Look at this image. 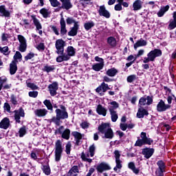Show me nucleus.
<instances>
[{"instance_id":"obj_52","label":"nucleus","mask_w":176,"mask_h":176,"mask_svg":"<svg viewBox=\"0 0 176 176\" xmlns=\"http://www.w3.org/2000/svg\"><path fill=\"white\" fill-rule=\"evenodd\" d=\"M36 48L37 49V50H38V52H45V43H39Z\"/></svg>"},{"instance_id":"obj_5","label":"nucleus","mask_w":176,"mask_h":176,"mask_svg":"<svg viewBox=\"0 0 176 176\" xmlns=\"http://www.w3.org/2000/svg\"><path fill=\"white\" fill-rule=\"evenodd\" d=\"M63 142L60 140H57L55 142V162H60L61 160V156H63Z\"/></svg>"},{"instance_id":"obj_29","label":"nucleus","mask_w":176,"mask_h":176,"mask_svg":"<svg viewBox=\"0 0 176 176\" xmlns=\"http://www.w3.org/2000/svg\"><path fill=\"white\" fill-rule=\"evenodd\" d=\"M107 42L111 47H116L118 43L116 41V38L113 36H109L107 39Z\"/></svg>"},{"instance_id":"obj_16","label":"nucleus","mask_w":176,"mask_h":176,"mask_svg":"<svg viewBox=\"0 0 176 176\" xmlns=\"http://www.w3.org/2000/svg\"><path fill=\"white\" fill-rule=\"evenodd\" d=\"M149 115V112L144 107H140L138 110L136 117L138 119H144V116H148Z\"/></svg>"},{"instance_id":"obj_58","label":"nucleus","mask_w":176,"mask_h":176,"mask_svg":"<svg viewBox=\"0 0 176 176\" xmlns=\"http://www.w3.org/2000/svg\"><path fill=\"white\" fill-rule=\"evenodd\" d=\"M50 27L53 32L55 33V35H60V32H58V28H57V26L50 25Z\"/></svg>"},{"instance_id":"obj_11","label":"nucleus","mask_w":176,"mask_h":176,"mask_svg":"<svg viewBox=\"0 0 176 176\" xmlns=\"http://www.w3.org/2000/svg\"><path fill=\"white\" fill-rule=\"evenodd\" d=\"M153 153H155V148H153L146 147L142 150V155L147 160L151 159L153 156Z\"/></svg>"},{"instance_id":"obj_18","label":"nucleus","mask_w":176,"mask_h":176,"mask_svg":"<svg viewBox=\"0 0 176 176\" xmlns=\"http://www.w3.org/2000/svg\"><path fill=\"white\" fill-rule=\"evenodd\" d=\"M60 36H64V35H67V24L65 23V19L64 17H61L60 20Z\"/></svg>"},{"instance_id":"obj_41","label":"nucleus","mask_w":176,"mask_h":176,"mask_svg":"<svg viewBox=\"0 0 176 176\" xmlns=\"http://www.w3.org/2000/svg\"><path fill=\"white\" fill-rule=\"evenodd\" d=\"M110 115L111 116V122H116L118 120L119 116H118V113H116V111L111 110L109 111Z\"/></svg>"},{"instance_id":"obj_44","label":"nucleus","mask_w":176,"mask_h":176,"mask_svg":"<svg viewBox=\"0 0 176 176\" xmlns=\"http://www.w3.org/2000/svg\"><path fill=\"white\" fill-rule=\"evenodd\" d=\"M66 23L67 25H71V24H74V25H75L76 24H79V22L75 21L73 17H67L66 19Z\"/></svg>"},{"instance_id":"obj_56","label":"nucleus","mask_w":176,"mask_h":176,"mask_svg":"<svg viewBox=\"0 0 176 176\" xmlns=\"http://www.w3.org/2000/svg\"><path fill=\"white\" fill-rule=\"evenodd\" d=\"M146 99L147 100L146 102V105H152L153 102V96H148L146 97Z\"/></svg>"},{"instance_id":"obj_24","label":"nucleus","mask_w":176,"mask_h":176,"mask_svg":"<svg viewBox=\"0 0 176 176\" xmlns=\"http://www.w3.org/2000/svg\"><path fill=\"white\" fill-rule=\"evenodd\" d=\"M78 30H79V24L76 23L67 33V35H69V36H76V35H78Z\"/></svg>"},{"instance_id":"obj_26","label":"nucleus","mask_w":176,"mask_h":176,"mask_svg":"<svg viewBox=\"0 0 176 176\" xmlns=\"http://www.w3.org/2000/svg\"><path fill=\"white\" fill-rule=\"evenodd\" d=\"M173 19H170L169 21L168 30H174L175 28H176V11L173 12Z\"/></svg>"},{"instance_id":"obj_27","label":"nucleus","mask_w":176,"mask_h":176,"mask_svg":"<svg viewBox=\"0 0 176 176\" xmlns=\"http://www.w3.org/2000/svg\"><path fill=\"white\" fill-rule=\"evenodd\" d=\"M47 110H46L45 109H39L35 110L34 113L38 118H43L44 116H46V115H47Z\"/></svg>"},{"instance_id":"obj_12","label":"nucleus","mask_w":176,"mask_h":176,"mask_svg":"<svg viewBox=\"0 0 176 176\" xmlns=\"http://www.w3.org/2000/svg\"><path fill=\"white\" fill-rule=\"evenodd\" d=\"M59 1L62 3L59 6V10H61V9H65V10H69V9H72V8H74V6L71 2V0H59Z\"/></svg>"},{"instance_id":"obj_38","label":"nucleus","mask_w":176,"mask_h":176,"mask_svg":"<svg viewBox=\"0 0 176 176\" xmlns=\"http://www.w3.org/2000/svg\"><path fill=\"white\" fill-rule=\"evenodd\" d=\"M49 1L50 2L51 6H52V8H58L56 9V10L58 12L60 10L59 8L61 5V3H60V1H58V0H49Z\"/></svg>"},{"instance_id":"obj_48","label":"nucleus","mask_w":176,"mask_h":176,"mask_svg":"<svg viewBox=\"0 0 176 176\" xmlns=\"http://www.w3.org/2000/svg\"><path fill=\"white\" fill-rule=\"evenodd\" d=\"M146 104V96H144L140 98V99L139 100L138 105L140 107H145Z\"/></svg>"},{"instance_id":"obj_54","label":"nucleus","mask_w":176,"mask_h":176,"mask_svg":"<svg viewBox=\"0 0 176 176\" xmlns=\"http://www.w3.org/2000/svg\"><path fill=\"white\" fill-rule=\"evenodd\" d=\"M89 151L91 157H93V156H94V152H96V146L94 144H92L89 146Z\"/></svg>"},{"instance_id":"obj_31","label":"nucleus","mask_w":176,"mask_h":176,"mask_svg":"<svg viewBox=\"0 0 176 176\" xmlns=\"http://www.w3.org/2000/svg\"><path fill=\"white\" fill-rule=\"evenodd\" d=\"M43 72H47V74H49L50 72H54L56 71V66L54 65H50L46 64L44 65V67L43 68Z\"/></svg>"},{"instance_id":"obj_35","label":"nucleus","mask_w":176,"mask_h":176,"mask_svg":"<svg viewBox=\"0 0 176 176\" xmlns=\"http://www.w3.org/2000/svg\"><path fill=\"white\" fill-rule=\"evenodd\" d=\"M79 174V166L74 165L72 167V168L69 170L66 176H72V174L75 173Z\"/></svg>"},{"instance_id":"obj_47","label":"nucleus","mask_w":176,"mask_h":176,"mask_svg":"<svg viewBox=\"0 0 176 176\" xmlns=\"http://www.w3.org/2000/svg\"><path fill=\"white\" fill-rule=\"evenodd\" d=\"M42 170L44 174H45V175H50L51 170H50V166L49 165H43Z\"/></svg>"},{"instance_id":"obj_9","label":"nucleus","mask_w":176,"mask_h":176,"mask_svg":"<svg viewBox=\"0 0 176 176\" xmlns=\"http://www.w3.org/2000/svg\"><path fill=\"white\" fill-rule=\"evenodd\" d=\"M111 168V166L107 162H101L96 166V170L98 174H102L104 171H109Z\"/></svg>"},{"instance_id":"obj_40","label":"nucleus","mask_w":176,"mask_h":176,"mask_svg":"<svg viewBox=\"0 0 176 176\" xmlns=\"http://www.w3.org/2000/svg\"><path fill=\"white\" fill-rule=\"evenodd\" d=\"M44 105H45L46 108L48 109V111H53V104H52V102L50 100H45L43 101Z\"/></svg>"},{"instance_id":"obj_4","label":"nucleus","mask_w":176,"mask_h":176,"mask_svg":"<svg viewBox=\"0 0 176 176\" xmlns=\"http://www.w3.org/2000/svg\"><path fill=\"white\" fill-rule=\"evenodd\" d=\"M153 144V139L146 136V132H141L140 138H138L134 146H139L141 148L143 145H152Z\"/></svg>"},{"instance_id":"obj_10","label":"nucleus","mask_w":176,"mask_h":176,"mask_svg":"<svg viewBox=\"0 0 176 176\" xmlns=\"http://www.w3.org/2000/svg\"><path fill=\"white\" fill-rule=\"evenodd\" d=\"M163 52L160 49H154L147 54V57H150L153 61L156 60L157 57H161Z\"/></svg>"},{"instance_id":"obj_62","label":"nucleus","mask_w":176,"mask_h":176,"mask_svg":"<svg viewBox=\"0 0 176 176\" xmlns=\"http://www.w3.org/2000/svg\"><path fill=\"white\" fill-rule=\"evenodd\" d=\"M113 153L116 160L120 159V152L119 150H116Z\"/></svg>"},{"instance_id":"obj_30","label":"nucleus","mask_w":176,"mask_h":176,"mask_svg":"<svg viewBox=\"0 0 176 176\" xmlns=\"http://www.w3.org/2000/svg\"><path fill=\"white\" fill-rule=\"evenodd\" d=\"M17 72V63L12 61L10 64V75H14Z\"/></svg>"},{"instance_id":"obj_20","label":"nucleus","mask_w":176,"mask_h":176,"mask_svg":"<svg viewBox=\"0 0 176 176\" xmlns=\"http://www.w3.org/2000/svg\"><path fill=\"white\" fill-rule=\"evenodd\" d=\"M109 127H111V124L108 122H102L98 126V133H100V134H104V133H105L106 131L109 129Z\"/></svg>"},{"instance_id":"obj_50","label":"nucleus","mask_w":176,"mask_h":176,"mask_svg":"<svg viewBox=\"0 0 176 176\" xmlns=\"http://www.w3.org/2000/svg\"><path fill=\"white\" fill-rule=\"evenodd\" d=\"M19 133L20 138H23V135H25V134H27V129L25 128V126H23L21 128H20Z\"/></svg>"},{"instance_id":"obj_15","label":"nucleus","mask_w":176,"mask_h":176,"mask_svg":"<svg viewBox=\"0 0 176 176\" xmlns=\"http://www.w3.org/2000/svg\"><path fill=\"white\" fill-rule=\"evenodd\" d=\"M98 13L100 16H102L105 17V19H109L111 17V13L107 10L104 5L99 7Z\"/></svg>"},{"instance_id":"obj_22","label":"nucleus","mask_w":176,"mask_h":176,"mask_svg":"<svg viewBox=\"0 0 176 176\" xmlns=\"http://www.w3.org/2000/svg\"><path fill=\"white\" fill-rule=\"evenodd\" d=\"M103 134H104V135L102 137V138H107V140H112V138L115 137L113 130H112V128L111 127L108 128Z\"/></svg>"},{"instance_id":"obj_60","label":"nucleus","mask_w":176,"mask_h":176,"mask_svg":"<svg viewBox=\"0 0 176 176\" xmlns=\"http://www.w3.org/2000/svg\"><path fill=\"white\" fill-rule=\"evenodd\" d=\"M90 126V124L86 121L82 122L80 124V127H82V129H89V126Z\"/></svg>"},{"instance_id":"obj_49","label":"nucleus","mask_w":176,"mask_h":176,"mask_svg":"<svg viewBox=\"0 0 176 176\" xmlns=\"http://www.w3.org/2000/svg\"><path fill=\"white\" fill-rule=\"evenodd\" d=\"M14 120L16 122V123H21V120H20V119H21V116L19 115V111L15 110L14 111Z\"/></svg>"},{"instance_id":"obj_33","label":"nucleus","mask_w":176,"mask_h":176,"mask_svg":"<svg viewBox=\"0 0 176 176\" xmlns=\"http://www.w3.org/2000/svg\"><path fill=\"white\" fill-rule=\"evenodd\" d=\"M169 9H170V6H168V5L161 8V9L159 10V12L157 14V16L159 17H163V16H164V14L166 13V12H168Z\"/></svg>"},{"instance_id":"obj_28","label":"nucleus","mask_w":176,"mask_h":176,"mask_svg":"<svg viewBox=\"0 0 176 176\" xmlns=\"http://www.w3.org/2000/svg\"><path fill=\"white\" fill-rule=\"evenodd\" d=\"M96 112L98 115L107 116V109L104 107H102V104H98L96 108Z\"/></svg>"},{"instance_id":"obj_8","label":"nucleus","mask_w":176,"mask_h":176,"mask_svg":"<svg viewBox=\"0 0 176 176\" xmlns=\"http://www.w3.org/2000/svg\"><path fill=\"white\" fill-rule=\"evenodd\" d=\"M170 109V104H166V102H164V100H160L157 104L156 111L157 112H166V111H168V109Z\"/></svg>"},{"instance_id":"obj_21","label":"nucleus","mask_w":176,"mask_h":176,"mask_svg":"<svg viewBox=\"0 0 176 176\" xmlns=\"http://www.w3.org/2000/svg\"><path fill=\"white\" fill-rule=\"evenodd\" d=\"M0 16L1 17L10 18V12L6 10V6L5 5L0 6Z\"/></svg>"},{"instance_id":"obj_57","label":"nucleus","mask_w":176,"mask_h":176,"mask_svg":"<svg viewBox=\"0 0 176 176\" xmlns=\"http://www.w3.org/2000/svg\"><path fill=\"white\" fill-rule=\"evenodd\" d=\"M38 91H32L29 92V97H32V98H36L38 97Z\"/></svg>"},{"instance_id":"obj_34","label":"nucleus","mask_w":176,"mask_h":176,"mask_svg":"<svg viewBox=\"0 0 176 176\" xmlns=\"http://www.w3.org/2000/svg\"><path fill=\"white\" fill-rule=\"evenodd\" d=\"M71 136V130L69 129H66L63 131L61 134V138L63 140H69V137Z\"/></svg>"},{"instance_id":"obj_1","label":"nucleus","mask_w":176,"mask_h":176,"mask_svg":"<svg viewBox=\"0 0 176 176\" xmlns=\"http://www.w3.org/2000/svg\"><path fill=\"white\" fill-rule=\"evenodd\" d=\"M66 43L62 38L58 39L55 43V47L56 49V53L60 54L56 58V63H63V61H68L71 57H74L76 53V49L74 48L73 46H68L66 50V53H64V47Z\"/></svg>"},{"instance_id":"obj_53","label":"nucleus","mask_w":176,"mask_h":176,"mask_svg":"<svg viewBox=\"0 0 176 176\" xmlns=\"http://www.w3.org/2000/svg\"><path fill=\"white\" fill-rule=\"evenodd\" d=\"M35 57V54L33 52L28 53L25 57V61H28V60H31Z\"/></svg>"},{"instance_id":"obj_37","label":"nucleus","mask_w":176,"mask_h":176,"mask_svg":"<svg viewBox=\"0 0 176 176\" xmlns=\"http://www.w3.org/2000/svg\"><path fill=\"white\" fill-rule=\"evenodd\" d=\"M103 68L104 65L102 63H95L92 65V69L96 72H100Z\"/></svg>"},{"instance_id":"obj_2","label":"nucleus","mask_w":176,"mask_h":176,"mask_svg":"<svg viewBox=\"0 0 176 176\" xmlns=\"http://www.w3.org/2000/svg\"><path fill=\"white\" fill-rule=\"evenodd\" d=\"M60 109H56L55 110L56 116H54L50 120V122L54 123L56 126H60L64 119H68V111H67V107L60 104L59 106Z\"/></svg>"},{"instance_id":"obj_17","label":"nucleus","mask_w":176,"mask_h":176,"mask_svg":"<svg viewBox=\"0 0 176 176\" xmlns=\"http://www.w3.org/2000/svg\"><path fill=\"white\" fill-rule=\"evenodd\" d=\"M72 135L74 138L76 146H79L80 145V140L83 138V135L78 131H72Z\"/></svg>"},{"instance_id":"obj_61","label":"nucleus","mask_w":176,"mask_h":176,"mask_svg":"<svg viewBox=\"0 0 176 176\" xmlns=\"http://www.w3.org/2000/svg\"><path fill=\"white\" fill-rule=\"evenodd\" d=\"M116 166L118 167L119 170L123 167V165H122V160L120 159L116 160Z\"/></svg>"},{"instance_id":"obj_3","label":"nucleus","mask_w":176,"mask_h":176,"mask_svg":"<svg viewBox=\"0 0 176 176\" xmlns=\"http://www.w3.org/2000/svg\"><path fill=\"white\" fill-rule=\"evenodd\" d=\"M105 82L109 83V82H113V79L107 76L103 77V82L96 89V92L98 93L101 97L105 94L104 93H107V90H111V87Z\"/></svg>"},{"instance_id":"obj_43","label":"nucleus","mask_w":176,"mask_h":176,"mask_svg":"<svg viewBox=\"0 0 176 176\" xmlns=\"http://www.w3.org/2000/svg\"><path fill=\"white\" fill-rule=\"evenodd\" d=\"M110 105H112L109 107V111H115L119 108V103L116 101H112L110 102Z\"/></svg>"},{"instance_id":"obj_32","label":"nucleus","mask_w":176,"mask_h":176,"mask_svg":"<svg viewBox=\"0 0 176 176\" xmlns=\"http://www.w3.org/2000/svg\"><path fill=\"white\" fill-rule=\"evenodd\" d=\"M118 71L115 67H111V69H109L107 72L106 75L107 76H110L111 78H113V76H116V74H118Z\"/></svg>"},{"instance_id":"obj_64","label":"nucleus","mask_w":176,"mask_h":176,"mask_svg":"<svg viewBox=\"0 0 176 176\" xmlns=\"http://www.w3.org/2000/svg\"><path fill=\"white\" fill-rule=\"evenodd\" d=\"M4 110L10 113V104H9L8 102L4 103Z\"/></svg>"},{"instance_id":"obj_6","label":"nucleus","mask_w":176,"mask_h":176,"mask_svg":"<svg viewBox=\"0 0 176 176\" xmlns=\"http://www.w3.org/2000/svg\"><path fill=\"white\" fill-rule=\"evenodd\" d=\"M157 168L155 170L156 176H164V173H166V162L163 160H159L157 162Z\"/></svg>"},{"instance_id":"obj_63","label":"nucleus","mask_w":176,"mask_h":176,"mask_svg":"<svg viewBox=\"0 0 176 176\" xmlns=\"http://www.w3.org/2000/svg\"><path fill=\"white\" fill-rule=\"evenodd\" d=\"M18 115L21 116V118H24V116H25V113L24 112V109H23V107H21L19 109Z\"/></svg>"},{"instance_id":"obj_7","label":"nucleus","mask_w":176,"mask_h":176,"mask_svg":"<svg viewBox=\"0 0 176 176\" xmlns=\"http://www.w3.org/2000/svg\"><path fill=\"white\" fill-rule=\"evenodd\" d=\"M17 38L20 43L19 50V52H21V53H24V52L27 50V39H25V37L21 34H19Z\"/></svg>"},{"instance_id":"obj_59","label":"nucleus","mask_w":176,"mask_h":176,"mask_svg":"<svg viewBox=\"0 0 176 176\" xmlns=\"http://www.w3.org/2000/svg\"><path fill=\"white\" fill-rule=\"evenodd\" d=\"M123 10V8L122 7L121 3H118L114 6V10H116V12H120V10Z\"/></svg>"},{"instance_id":"obj_19","label":"nucleus","mask_w":176,"mask_h":176,"mask_svg":"<svg viewBox=\"0 0 176 176\" xmlns=\"http://www.w3.org/2000/svg\"><path fill=\"white\" fill-rule=\"evenodd\" d=\"M10 126V120L6 117L3 118L0 122V129H3V130H8Z\"/></svg>"},{"instance_id":"obj_25","label":"nucleus","mask_w":176,"mask_h":176,"mask_svg":"<svg viewBox=\"0 0 176 176\" xmlns=\"http://www.w3.org/2000/svg\"><path fill=\"white\" fill-rule=\"evenodd\" d=\"M148 45V42H146V41L140 38V40H138L134 45H133V49L135 50H137V49H138V47H141L142 46H146Z\"/></svg>"},{"instance_id":"obj_13","label":"nucleus","mask_w":176,"mask_h":176,"mask_svg":"<svg viewBox=\"0 0 176 176\" xmlns=\"http://www.w3.org/2000/svg\"><path fill=\"white\" fill-rule=\"evenodd\" d=\"M49 91L52 97L57 95V90H58V82H54L48 86Z\"/></svg>"},{"instance_id":"obj_45","label":"nucleus","mask_w":176,"mask_h":176,"mask_svg":"<svg viewBox=\"0 0 176 176\" xmlns=\"http://www.w3.org/2000/svg\"><path fill=\"white\" fill-rule=\"evenodd\" d=\"M95 24L94 22H87L84 24V28L86 30V31H89V30H91L93 27H94Z\"/></svg>"},{"instance_id":"obj_23","label":"nucleus","mask_w":176,"mask_h":176,"mask_svg":"<svg viewBox=\"0 0 176 176\" xmlns=\"http://www.w3.org/2000/svg\"><path fill=\"white\" fill-rule=\"evenodd\" d=\"M144 2L141 0H135L133 3V10L135 12L138 10H141L142 9V5Z\"/></svg>"},{"instance_id":"obj_46","label":"nucleus","mask_w":176,"mask_h":176,"mask_svg":"<svg viewBox=\"0 0 176 176\" xmlns=\"http://www.w3.org/2000/svg\"><path fill=\"white\" fill-rule=\"evenodd\" d=\"M137 79H138L137 75L131 74L126 78V81L128 83H133V82H134V80H137Z\"/></svg>"},{"instance_id":"obj_39","label":"nucleus","mask_w":176,"mask_h":176,"mask_svg":"<svg viewBox=\"0 0 176 176\" xmlns=\"http://www.w3.org/2000/svg\"><path fill=\"white\" fill-rule=\"evenodd\" d=\"M14 60L12 61H14L15 63H18L19 60L21 61V58H23V55H21V53L19 51H16L15 54L13 56Z\"/></svg>"},{"instance_id":"obj_14","label":"nucleus","mask_w":176,"mask_h":176,"mask_svg":"<svg viewBox=\"0 0 176 176\" xmlns=\"http://www.w3.org/2000/svg\"><path fill=\"white\" fill-rule=\"evenodd\" d=\"M30 16L33 21L34 25L36 27V30L38 31L39 35H42L43 32L41 30H42V24H41L39 19H36V15H31Z\"/></svg>"},{"instance_id":"obj_36","label":"nucleus","mask_w":176,"mask_h":176,"mask_svg":"<svg viewBox=\"0 0 176 176\" xmlns=\"http://www.w3.org/2000/svg\"><path fill=\"white\" fill-rule=\"evenodd\" d=\"M40 14H42L44 19H47V17H50V11L46 8H41L39 11Z\"/></svg>"},{"instance_id":"obj_42","label":"nucleus","mask_w":176,"mask_h":176,"mask_svg":"<svg viewBox=\"0 0 176 176\" xmlns=\"http://www.w3.org/2000/svg\"><path fill=\"white\" fill-rule=\"evenodd\" d=\"M0 52L4 54V56H9L10 51H9V47L5 46L3 47H0Z\"/></svg>"},{"instance_id":"obj_51","label":"nucleus","mask_w":176,"mask_h":176,"mask_svg":"<svg viewBox=\"0 0 176 176\" xmlns=\"http://www.w3.org/2000/svg\"><path fill=\"white\" fill-rule=\"evenodd\" d=\"M27 87L31 89V90H38L39 87L36 86V85L32 83V82H28L26 81Z\"/></svg>"},{"instance_id":"obj_55","label":"nucleus","mask_w":176,"mask_h":176,"mask_svg":"<svg viewBox=\"0 0 176 176\" xmlns=\"http://www.w3.org/2000/svg\"><path fill=\"white\" fill-rule=\"evenodd\" d=\"M71 142H67V144L65 146V152L67 155H71Z\"/></svg>"}]
</instances>
